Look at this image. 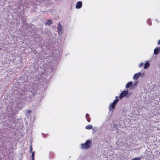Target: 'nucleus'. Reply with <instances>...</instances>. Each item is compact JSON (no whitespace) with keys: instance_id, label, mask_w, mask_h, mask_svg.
<instances>
[{"instance_id":"1","label":"nucleus","mask_w":160,"mask_h":160,"mask_svg":"<svg viewBox=\"0 0 160 160\" xmlns=\"http://www.w3.org/2000/svg\"><path fill=\"white\" fill-rule=\"evenodd\" d=\"M92 142L91 140H88L86 141L84 143H82L81 144L82 149H88L90 148Z\"/></svg>"},{"instance_id":"2","label":"nucleus","mask_w":160,"mask_h":160,"mask_svg":"<svg viewBox=\"0 0 160 160\" xmlns=\"http://www.w3.org/2000/svg\"><path fill=\"white\" fill-rule=\"evenodd\" d=\"M119 100V99L117 98L113 101V102H112L110 104L109 106V109L110 111H111L112 109L113 110L114 109L116 104L118 101Z\"/></svg>"},{"instance_id":"3","label":"nucleus","mask_w":160,"mask_h":160,"mask_svg":"<svg viewBox=\"0 0 160 160\" xmlns=\"http://www.w3.org/2000/svg\"><path fill=\"white\" fill-rule=\"evenodd\" d=\"M128 93V90L124 91L122 92L119 95V98L120 99H121L124 97H128L127 94Z\"/></svg>"},{"instance_id":"4","label":"nucleus","mask_w":160,"mask_h":160,"mask_svg":"<svg viewBox=\"0 0 160 160\" xmlns=\"http://www.w3.org/2000/svg\"><path fill=\"white\" fill-rule=\"evenodd\" d=\"M57 30L59 34H61L62 33V29L60 23L59 22L57 26Z\"/></svg>"},{"instance_id":"5","label":"nucleus","mask_w":160,"mask_h":160,"mask_svg":"<svg viewBox=\"0 0 160 160\" xmlns=\"http://www.w3.org/2000/svg\"><path fill=\"white\" fill-rule=\"evenodd\" d=\"M141 73L140 72L136 73L134 74V76H133V78L134 80H137L138 78L139 77L141 76Z\"/></svg>"},{"instance_id":"6","label":"nucleus","mask_w":160,"mask_h":160,"mask_svg":"<svg viewBox=\"0 0 160 160\" xmlns=\"http://www.w3.org/2000/svg\"><path fill=\"white\" fill-rule=\"evenodd\" d=\"M82 6V2L81 1H78L77 2L76 6V8L77 9L80 8Z\"/></svg>"},{"instance_id":"7","label":"nucleus","mask_w":160,"mask_h":160,"mask_svg":"<svg viewBox=\"0 0 160 160\" xmlns=\"http://www.w3.org/2000/svg\"><path fill=\"white\" fill-rule=\"evenodd\" d=\"M160 52V47H157L154 50V54L155 55H158Z\"/></svg>"},{"instance_id":"8","label":"nucleus","mask_w":160,"mask_h":160,"mask_svg":"<svg viewBox=\"0 0 160 160\" xmlns=\"http://www.w3.org/2000/svg\"><path fill=\"white\" fill-rule=\"evenodd\" d=\"M16 122V118L13 117H12L11 118H10L9 119V122H11L12 123H15Z\"/></svg>"},{"instance_id":"9","label":"nucleus","mask_w":160,"mask_h":160,"mask_svg":"<svg viewBox=\"0 0 160 160\" xmlns=\"http://www.w3.org/2000/svg\"><path fill=\"white\" fill-rule=\"evenodd\" d=\"M150 65V64L147 61L144 64V68L145 69L148 68L149 67Z\"/></svg>"},{"instance_id":"10","label":"nucleus","mask_w":160,"mask_h":160,"mask_svg":"<svg viewBox=\"0 0 160 160\" xmlns=\"http://www.w3.org/2000/svg\"><path fill=\"white\" fill-rule=\"evenodd\" d=\"M132 84V81L129 82H128L126 86V88H128L130 87Z\"/></svg>"},{"instance_id":"11","label":"nucleus","mask_w":160,"mask_h":160,"mask_svg":"<svg viewBox=\"0 0 160 160\" xmlns=\"http://www.w3.org/2000/svg\"><path fill=\"white\" fill-rule=\"evenodd\" d=\"M45 24L46 25H50L52 24V22L50 19H48L46 22H45Z\"/></svg>"},{"instance_id":"12","label":"nucleus","mask_w":160,"mask_h":160,"mask_svg":"<svg viewBox=\"0 0 160 160\" xmlns=\"http://www.w3.org/2000/svg\"><path fill=\"white\" fill-rule=\"evenodd\" d=\"M86 118L88 122H90L91 120L90 118L89 117V114L87 113L86 115Z\"/></svg>"},{"instance_id":"13","label":"nucleus","mask_w":160,"mask_h":160,"mask_svg":"<svg viewBox=\"0 0 160 160\" xmlns=\"http://www.w3.org/2000/svg\"><path fill=\"white\" fill-rule=\"evenodd\" d=\"M92 134H94L96 131L98 130V128L96 127H93V128H92Z\"/></svg>"},{"instance_id":"14","label":"nucleus","mask_w":160,"mask_h":160,"mask_svg":"<svg viewBox=\"0 0 160 160\" xmlns=\"http://www.w3.org/2000/svg\"><path fill=\"white\" fill-rule=\"evenodd\" d=\"M92 126L91 125H88L85 127V128L87 129H92Z\"/></svg>"},{"instance_id":"15","label":"nucleus","mask_w":160,"mask_h":160,"mask_svg":"<svg viewBox=\"0 0 160 160\" xmlns=\"http://www.w3.org/2000/svg\"><path fill=\"white\" fill-rule=\"evenodd\" d=\"M49 32H50V31L48 30L47 29H46V30H44V33H46V34L48 35Z\"/></svg>"},{"instance_id":"16","label":"nucleus","mask_w":160,"mask_h":160,"mask_svg":"<svg viewBox=\"0 0 160 160\" xmlns=\"http://www.w3.org/2000/svg\"><path fill=\"white\" fill-rule=\"evenodd\" d=\"M140 159H141V158L139 157H136V158H133L131 160H140Z\"/></svg>"},{"instance_id":"17","label":"nucleus","mask_w":160,"mask_h":160,"mask_svg":"<svg viewBox=\"0 0 160 160\" xmlns=\"http://www.w3.org/2000/svg\"><path fill=\"white\" fill-rule=\"evenodd\" d=\"M35 152L34 151H33L32 153V158H34Z\"/></svg>"},{"instance_id":"18","label":"nucleus","mask_w":160,"mask_h":160,"mask_svg":"<svg viewBox=\"0 0 160 160\" xmlns=\"http://www.w3.org/2000/svg\"><path fill=\"white\" fill-rule=\"evenodd\" d=\"M32 145H30V153H31L32 152Z\"/></svg>"},{"instance_id":"19","label":"nucleus","mask_w":160,"mask_h":160,"mask_svg":"<svg viewBox=\"0 0 160 160\" xmlns=\"http://www.w3.org/2000/svg\"><path fill=\"white\" fill-rule=\"evenodd\" d=\"M144 65V63L143 62L141 63L139 65V67H142Z\"/></svg>"},{"instance_id":"20","label":"nucleus","mask_w":160,"mask_h":160,"mask_svg":"<svg viewBox=\"0 0 160 160\" xmlns=\"http://www.w3.org/2000/svg\"><path fill=\"white\" fill-rule=\"evenodd\" d=\"M158 44L160 45V40L158 41Z\"/></svg>"},{"instance_id":"21","label":"nucleus","mask_w":160,"mask_h":160,"mask_svg":"<svg viewBox=\"0 0 160 160\" xmlns=\"http://www.w3.org/2000/svg\"><path fill=\"white\" fill-rule=\"evenodd\" d=\"M18 105L19 106V108H22V107H23V106L20 107V106H19V104H18Z\"/></svg>"},{"instance_id":"22","label":"nucleus","mask_w":160,"mask_h":160,"mask_svg":"<svg viewBox=\"0 0 160 160\" xmlns=\"http://www.w3.org/2000/svg\"><path fill=\"white\" fill-rule=\"evenodd\" d=\"M32 160H34V158H32Z\"/></svg>"},{"instance_id":"23","label":"nucleus","mask_w":160,"mask_h":160,"mask_svg":"<svg viewBox=\"0 0 160 160\" xmlns=\"http://www.w3.org/2000/svg\"><path fill=\"white\" fill-rule=\"evenodd\" d=\"M118 98V96H116V98Z\"/></svg>"},{"instance_id":"24","label":"nucleus","mask_w":160,"mask_h":160,"mask_svg":"<svg viewBox=\"0 0 160 160\" xmlns=\"http://www.w3.org/2000/svg\"><path fill=\"white\" fill-rule=\"evenodd\" d=\"M31 112V111H28V112Z\"/></svg>"},{"instance_id":"25","label":"nucleus","mask_w":160,"mask_h":160,"mask_svg":"<svg viewBox=\"0 0 160 160\" xmlns=\"http://www.w3.org/2000/svg\"><path fill=\"white\" fill-rule=\"evenodd\" d=\"M29 99H30V96H29Z\"/></svg>"}]
</instances>
